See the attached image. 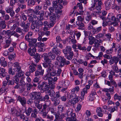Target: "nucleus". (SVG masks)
I'll use <instances>...</instances> for the list:
<instances>
[{"mask_svg":"<svg viewBox=\"0 0 121 121\" xmlns=\"http://www.w3.org/2000/svg\"><path fill=\"white\" fill-rule=\"evenodd\" d=\"M72 110L70 108H69L67 109L66 111V114L68 116H70V115L73 113Z\"/></svg>","mask_w":121,"mask_h":121,"instance_id":"nucleus-45","label":"nucleus"},{"mask_svg":"<svg viewBox=\"0 0 121 121\" xmlns=\"http://www.w3.org/2000/svg\"><path fill=\"white\" fill-rule=\"evenodd\" d=\"M39 14V16L38 17L37 19L40 20H43L44 19L43 16L44 15V12L43 11H41Z\"/></svg>","mask_w":121,"mask_h":121,"instance_id":"nucleus-25","label":"nucleus"},{"mask_svg":"<svg viewBox=\"0 0 121 121\" xmlns=\"http://www.w3.org/2000/svg\"><path fill=\"white\" fill-rule=\"evenodd\" d=\"M37 69L35 72V76L39 78L43 74L44 70L42 69V67L40 65L38 66Z\"/></svg>","mask_w":121,"mask_h":121,"instance_id":"nucleus-4","label":"nucleus"},{"mask_svg":"<svg viewBox=\"0 0 121 121\" xmlns=\"http://www.w3.org/2000/svg\"><path fill=\"white\" fill-rule=\"evenodd\" d=\"M76 24L79 26V29H82V27L84 26V24L83 23L81 22L79 23V21L76 22Z\"/></svg>","mask_w":121,"mask_h":121,"instance_id":"nucleus-39","label":"nucleus"},{"mask_svg":"<svg viewBox=\"0 0 121 121\" xmlns=\"http://www.w3.org/2000/svg\"><path fill=\"white\" fill-rule=\"evenodd\" d=\"M50 13L48 14L49 16L51 15L50 17L51 21L49 24L48 26L50 27H51L53 26L56 20V18H58L60 16V14L58 13L57 10L51 9L49 10Z\"/></svg>","mask_w":121,"mask_h":121,"instance_id":"nucleus-2","label":"nucleus"},{"mask_svg":"<svg viewBox=\"0 0 121 121\" xmlns=\"http://www.w3.org/2000/svg\"><path fill=\"white\" fill-rule=\"evenodd\" d=\"M92 18L91 15L89 14L88 13H87V16L85 19V21L87 23H88L91 20Z\"/></svg>","mask_w":121,"mask_h":121,"instance_id":"nucleus-32","label":"nucleus"},{"mask_svg":"<svg viewBox=\"0 0 121 121\" xmlns=\"http://www.w3.org/2000/svg\"><path fill=\"white\" fill-rule=\"evenodd\" d=\"M16 72L14 69H13L12 68H10L9 69V73L10 74H12V75H13L15 74V72Z\"/></svg>","mask_w":121,"mask_h":121,"instance_id":"nucleus-44","label":"nucleus"},{"mask_svg":"<svg viewBox=\"0 0 121 121\" xmlns=\"http://www.w3.org/2000/svg\"><path fill=\"white\" fill-rule=\"evenodd\" d=\"M80 99V97H79L77 96L76 98H73V99H72L73 101H74V102L76 104V103L77 102L79 101Z\"/></svg>","mask_w":121,"mask_h":121,"instance_id":"nucleus-54","label":"nucleus"},{"mask_svg":"<svg viewBox=\"0 0 121 121\" xmlns=\"http://www.w3.org/2000/svg\"><path fill=\"white\" fill-rule=\"evenodd\" d=\"M26 40L29 42V46L30 47H36L37 46L38 43L36 44L37 39L31 38Z\"/></svg>","mask_w":121,"mask_h":121,"instance_id":"nucleus-5","label":"nucleus"},{"mask_svg":"<svg viewBox=\"0 0 121 121\" xmlns=\"http://www.w3.org/2000/svg\"><path fill=\"white\" fill-rule=\"evenodd\" d=\"M30 97L32 98H34V99H37V98H38L39 97L40 95V93L39 91L33 92L30 94Z\"/></svg>","mask_w":121,"mask_h":121,"instance_id":"nucleus-10","label":"nucleus"},{"mask_svg":"<svg viewBox=\"0 0 121 121\" xmlns=\"http://www.w3.org/2000/svg\"><path fill=\"white\" fill-rule=\"evenodd\" d=\"M43 56L44 58V61L43 63V67L46 68H48L47 72L51 76H54L56 75L59 76L61 73V70L60 69H58L56 72L53 66H52V65L51 59L49 58L46 53H44Z\"/></svg>","mask_w":121,"mask_h":121,"instance_id":"nucleus-1","label":"nucleus"},{"mask_svg":"<svg viewBox=\"0 0 121 121\" xmlns=\"http://www.w3.org/2000/svg\"><path fill=\"white\" fill-rule=\"evenodd\" d=\"M72 39L69 38V42L71 41L73 44H75L76 42V40L75 39V37L74 35L73 34V33L71 34Z\"/></svg>","mask_w":121,"mask_h":121,"instance_id":"nucleus-20","label":"nucleus"},{"mask_svg":"<svg viewBox=\"0 0 121 121\" xmlns=\"http://www.w3.org/2000/svg\"><path fill=\"white\" fill-rule=\"evenodd\" d=\"M34 99H33V98L30 99L27 101L26 103L28 104L31 105L33 103Z\"/></svg>","mask_w":121,"mask_h":121,"instance_id":"nucleus-48","label":"nucleus"},{"mask_svg":"<svg viewBox=\"0 0 121 121\" xmlns=\"http://www.w3.org/2000/svg\"><path fill=\"white\" fill-rule=\"evenodd\" d=\"M105 37H106L107 39H109L110 40V39H111V35L109 33L105 34L104 35Z\"/></svg>","mask_w":121,"mask_h":121,"instance_id":"nucleus-51","label":"nucleus"},{"mask_svg":"<svg viewBox=\"0 0 121 121\" xmlns=\"http://www.w3.org/2000/svg\"><path fill=\"white\" fill-rule=\"evenodd\" d=\"M14 36L15 37L18 38L19 36L18 34L14 30H13L11 31L10 34V37L11 36Z\"/></svg>","mask_w":121,"mask_h":121,"instance_id":"nucleus-34","label":"nucleus"},{"mask_svg":"<svg viewBox=\"0 0 121 121\" xmlns=\"http://www.w3.org/2000/svg\"><path fill=\"white\" fill-rule=\"evenodd\" d=\"M38 47L39 48V52H44L45 50V45L42 42L38 43Z\"/></svg>","mask_w":121,"mask_h":121,"instance_id":"nucleus-9","label":"nucleus"},{"mask_svg":"<svg viewBox=\"0 0 121 121\" xmlns=\"http://www.w3.org/2000/svg\"><path fill=\"white\" fill-rule=\"evenodd\" d=\"M14 69L16 72H17L19 73L22 72V71L21 69V67L20 66H18V67L15 68H14Z\"/></svg>","mask_w":121,"mask_h":121,"instance_id":"nucleus-40","label":"nucleus"},{"mask_svg":"<svg viewBox=\"0 0 121 121\" xmlns=\"http://www.w3.org/2000/svg\"><path fill=\"white\" fill-rule=\"evenodd\" d=\"M121 96H120L118 95L117 94H116L114 96V98L115 100L117 99L119 101L121 100Z\"/></svg>","mask_w":121,"mask_h":121,"instance_id":"nucleus-49","label":"nucleus"},{"mask_svg":"<svg viewBox=\"0 0 121 121\" xmlns=\"http://www.w3.org/2000/svg\"><path fill=\"white\" fill-rule=\"evenodd\" d=\"M13 54H11L9 56V58L10 60H12L15 56V54L14 53Z\"/></svg>","mask_w":121,"mask_h":121,"instance_id":"nucleus-55","label":"nucleus"},{"mask_svg":"<svg viewBox=\"0 0 121 121\" xmlns=\"http://www.w3.org/2000/svg\"><path fill=\"white\" fill-rule=\"evenodd\" d=\"M11 42L12 39L10 37H8L7 39H6L5 41V44H4L3 47V48L5 49L8 48L11 44Z\"/></svg>","mask_w":121,"mask_h":121,"instance_id":"nucleus-8","label":"nucleus"},{"mask_svg":"<svg viewBox=\"0 0 121 121\" xmlns=\"http://www.w3.org/2000/svg\"><path fill=\"white\" fill-rule=\"evenodd\" d=\"M105 34L104 33L98 34L96 36V37L97 39H99L104 36Z\"/></svg>","mask_w":121,"mask_h":121,"instance_id":"nucleus-41","label":"nucleus"},{"mask_svg":"<svg viewBox=\"0 0 121 121\" xmlns=\"http://www.w3.org/2000/svg\"><path fill=\"white\" fill-rule=\"evenodd\" d=\"M71 49V48L70 46H67L66 47L65 49L63 50V52L66 55L69 52L72 51Z\"/></svg>","mask_w":121,"mask_h":121,"instance_id":"nucleus-17","label":"nucleus"},{"mask_svg":"<svg viewBox=\"0 0 121 121\" xmlns=\"http://www.w3.org/2000/svg\"><path fill=\"white\" fill-rule=\"evenodd\" d=\"M54 105L56 106L58 105L60 103V101L58 99H56L54 101Z\"/></svg>","mask_w":121,"mask_h":121,"instance_id":"nucleus-60","label":"nucleus"},{"mask_svg":"<svg viewBox=\"0 0 121 121\" xmlns=\"http://www.w3.org/2000/svg\"><path fill=\"white\" fill-rule=\"evenodd\" d=\"M49 57L50 56L51 59L52 60L55 59L56 57L55 53H54L53 52L51 51L48 54Z\"/></svg>","mask_w":121,"mask_h":121,"instance_id":"nucleus-28","label":"nucleus"},{"mask_svg":"<svg viewBox=\"0 0 121 121\" xmlns=\"http://www.w3.org/2000/svg\"><path fill=\"white\" fill-rule=\"evenodd\" d=\"M7 83L8 85H13L14 84V82L12 80H9V81H7Z\"/></svg>","mask_w":121,"mask_h":121,"instance_id":"nucleus-63","label":"nucleus"},{"mask_svg":"<svg viewBox=\"0 0 121 121\" xmlns=\"http://www.w3.org/2000/svg\"><path fill=\"white\" fill-rule=\"evenodd\" d=\"M15 31L16 32L20 33L22 32V30L20 27H17Z\"/></svg>","mask_w":121,"mask_h":121,"instance_id":"nucleus-57","label":"nucleus"},{"mask_svg":"<svg viewBox=\"0 0 121 121\" xmlns=\"http://www.w3.org/2000/svg\"><path fill=\"white\" fill-rule=\"evenodd\" d=\"M49 85L47 84V90L51 91L53 90L55 88V86L52 82L48 81Z\"/></svg>","mask_w":121,"mask_h":121,"instance_id":"nucleus-12","label":"nucleus"},{"mask_svg":"<svg viewBox=\"0 0 121 121\" xmlns=\"http://www.w3.org/2000/svg\"><path fill=\"white\" fill-rule=\"evenodd\" d=\"M57 88L59 90H61L62 91H65V90H67V88H63L62 86H57Z\"/></svg>","mask_w":121,"mask_h":121,"instance_id":"nucleus-50","label":"nucleus"},{"mask_svg":"<svg viewBox=\"0 0 121 121\" xmlns=\"http://www.w3.org/2000/svg\"><path fill=\"white\" fill-rule=\"evenodd\" d=\"M119 59V58L117 56H114L112 57V58L109 61V63L110 65H112L114 63V65H117Z\"/></svg>","mask_w":121,"mask_h":121,"instance_id":"nucleus-7","label":"nucleus"},{"mask_svg":"<svg viewBox=\"0 0 121 121\" xmlns=\"http://www.w3.org/2000/svg\"><path fill=\"white\" fill-rule=\"evenodd\" d=\"M65 55L66 56L67 59L69 60H71L73 58V54L72 51H71Z\"/></svg>","mask_w":121,"mask_h":121,"instance_id":"nucleus-18","label":"nucleus"},{"mask_svg":"<svg viewBox=\"0 0 121 121\" xmlns=\"http://www.w3.org/2000/svg\"><path fill=\"white\" fill-rule=\"evenodd\" d=\"M54 114L55 115V119L54 121H59L60 119V116L58 114H57L56 113H54Z\"/></svg>","mask_w":121,"mask_h":121,"instance_id":"nucleus-46","label":"nucleus"},{"mask_svg":"<svg viewBox=\"0 0 121 121\" xmlns=\"http://www.w3.org/2000/svg\"><path fill=\"white\" fill-rule=\"evenodd\" d=\"M32 109L31 108H29L25 112L27 116H29L30 115L31 112L33 111Z\"/></svg>","mask_w":121,"mask_h":121,"instance_id":"nucleus-30","label":"nucleus"},{"mask_svg":"<svg viewBox=\"0 0 121 121\" xmlns=\"http://www.w3.org/2000/svg\"><path fill=\"white\" fill-rule=\"evenodd\" d=\"M36 65L34 63H32L29 67V71L30 73H33L36 70Z\"/></svg>","mask_w":121,"mask_h":121,"instance_id":"nucleus-13","label":"nucleus"},{"mask_svg":"<svg viewBox=\"0 0 121 121\" xmlns=\"http://www.w3.org/2000/svg\"><path fill=\"white\" fill-rule=\"evenodd\" d=\"M28 20L30 23H36L37 22V20H34L33 17L30 15H29L28 16Z\"/></svg>","mask_w":121,"mask_h":121,"instance_id":"nucleus-21","label":"nucleus"},{"mask_svg":"<svg viewBox=\"0 0 121 121\" xmlns=\"http://www.w3.org/2000/svg\"><path fill=\"white\" fill-rule=\"evenodd\" d=\"M76 32V31H74V32H73V34L74 35H75V38L78 39L81 35V34L80 32L77 33Z\"/></svg>","mask_w":121,"mask_h":121,"instance_id":"nucleus-31","label":"nucleus"},{"mask_svg":"<svg viewBox=\"0 0 121 121\" xmlns=\"http://www.w3.org/2000/svg\"><path fill=\"white\" fill-rule=\"evenodd\" d=\"M34 58L36 59L37 60H39L40 59V55L38 53H36V54H35Z\"/></svg>","mask_w":121,"mask_h":121,"instance_id":"nucleus-56","label":"nucleus"},{"mask_svg":"<svg viewBox=\"0 0 121 121\" xmlns=\"http://www.w3.org/2000/svg\"><path fill=\"white\" fill-rule=\"evenodd\" d=\"M48 95L51 96H54L55 92L54 91H49L48 92Z\"/></svg>","mask_w":121,"mask_h":121,"instance_id":"nucleus-59","label":"nucleus"},{"mask_svg":"<svg viewBox=\"0 0 121 121\" xmlns=\"http://www.w3.org/2000/svg\"><path fill=\"white\" fill-rule=\"evenodd\" d=\"M57 80V78L56 77H54L53 78L50 77L48 79V81L51 82L53 81L55 82Z\"/></svg>","mask_w":121,"mask_h":121,"instance_id":"nucleus-42","label":"nucleus"},{"mask_svg":"<svg viewBox=\"0 0 121 121\" xmlns=\"http://www.w3.org/2000/svg\"><path fill=\"white\" fill-rule=\"evenodd\" d=\"M63 0H58L53 2L52 7L49 9V10L51 9L56 10H57L60 14L61 13V11H60L59 9H61L63 8L62 3H63Z\"/></svg>","mask_w":121,"mask_h":121,"instance_id":"nucleus-3","label":"nucleus"},{"mask_svg":"<svg viewBox=\"0 0 121 121\" xmlns=\"http://www.w3.org/2000/svg\"><path fill=\"white\" fill-rule=\"evenodd\" d=\"M63 59V57L60 56H58L56 58V60L60 62V64L62 63Z\"/></svg>","mask_w":121,"mask_h":121,"instance_id":"nucleus-43","label":"nucleus"},{"mask_svg":"<svg viewBox=\"0 0 121 121\" xmlns=\"http://www.w3.org/2000/svg\"><path fill=\"white\" fill-rule=\"evenodd\" d=\"M36 51V49L35 47H30V48L28 50V53L32 56H34L35 54V52Z\"/></svg>","mask_w":121,"mask_h":121,"instance_id":"nucleus-11","label":"nucleus"},{"mask_svg":"<svg viewBox=\"0 0 121 121\" xmlns=\"http://www.w3.org/2000/svg\"><path fill=\"white\" fill-rule=\"evenodd\" d=\"M6 75V73L5 72V69L2 68H0V75L4 77H5Z\"/></svg>","mask_w":121,"mask_h":121,"instance_id":"nucleus-19","label":"nucleus"},{"mask_svg":"<svg viewBox=\"0 0 121 121\" xmlns=\"http://www.w3.org/2000/svg\"><path fill=\"white\" fill-rule=\"evenodd\" d=\"M23 75V74L22 73V72L21 73H16L15 76L18 78L22 77Z\"/></svg>","mask_w":121,"mask_h":121,"instance_id":"nucleus-58","label":"nucleus"},{"mask_svg":"<svg viewBox=\"0 0 121 121\" xmlns=\"http://www.w3.org/2000/svg\"><path fill=\"white\" fill-rule=\"evenodd\" d=\"M113 69L116 73H118L119 72L118 70V68L117 67V65H114L113 67Z\"/></svg>","mask_w":121,"mask_h":121,"instance_id":"nucleus-53","label":"nucleus"},{"mask_svg":"<svg viewBox=\"0 0 121 121\" xmlns=\"http://www.w3.org/2000/svg\"><path fill=\"white\" fill-rule=\"evenodd\" d=\"M114 3V2L112 1L111 0H108L105 3V5L106 6L108 7H110L111 6V4H113Z\"/></svg>","mask_w":121,"mask_h":121,"instance_id":"nucleus-27","label":"nucleus"},{"mask_svg":"<svg viewBox=\"0 0 121 121\" xmlns=\"http://www.w3.org/2000/svg\"><path fill=\"white\" fill-rule=\"evenodd\" d=\"M70 117H69L66 118V121H72L73 120H76V115L75 113H73L70 115Z\"/></svg>","mask_w":121,"mask_h":121,"instance_id":"nucleus-14","label":"nucleus"},{"mask_svg":"<svg viewBox=\"0 0 121 121\" xmlns=\"http://www.w3.org/2000/svg\"><path fill=\"white\" fill-rule=\"evenodd\" d=\"M0 25L2 29H5L6 26V25L5 24V22L3 20L0 22Z\"/></svg>","mask_w":121,"mask_h":121,"instance_id":"nucleus-35","label":"nucleus"},{"mask_svg":"<svg viewBox=\"0 0 121 121\" xmlns=\"http://www.w3.org/2000/svg\"><path fill=\"white\" fill-rule=\"evenodd\" d=\"M95 94L96 93L94 91L91 93L89 97V99L90 101H92L93 100L94 98V96Z\"/></svg>","mask_w":121,"mask_h":121,"instance_id":"nucleus-29","label":"nucleus"},{"mask_svg":"<svg viewBox=\"0 0 121 121\" xmlns=\"http://www.w3.org/2000/svg\"><path fill=\"white\" fill-rule=\"evenodd\" d=\"M61 64H60V66L62 67L65 64V65H68L70 63V62L69 61H66L65 59H63V60Z\"/></svg>","mask_w":121,"mask_h":121,"instance_id":"nucleus-26","label":"nucleus"},{"mask_svg":"<svg viewBox=\"0 0 121 121\" xmlns=\"http://www.w3.org/2000/svg\"><path fill=\"white\" fill-rule=\"evenodd\" d=\"M25 78L24 77L22 78L20 80V84L21 85L25 86L26 84V83L25 81Z\"/></svg>","mask_w":121,"mask_h":121,"instance_id":"nucleus-36","label":"nucleus"},{"mask_svg":"<svg viewBox=\"0 0 121 121\" xmlns=\"http://www.w3.org/2000/svg\"><path fill=\"white\" fill-rule=\"evenodd\" d=\"M18 100L20 101L22 105H24L26 104V99L24 97L22 98L19 96L18 97Z\"/></svg>","mask_w":121,"mask_h":121,"instance_id":"nucleus-16","label":"nucleus"},{"mask_svg":"<svg viewBox=\"0 0 121 121\" xmlns=\"http://www.w3.org/2000/svg\"><path fill=\"white\" fill-rule=\"evenodd\" d=\"M46 106L49 107L51 105L50 101V100L46 101L45 102L44 104Z\"/></svg>","mask_w":121,"mask_h":121,"instance_id":"nucleus-62","label":"nucleus"},{"mask_svg":"<svg viewBox=\"0 0 121 121\" xmlns=\"http://www.w3.org/2000/svg\"><path fill=\"white\" fill-rule=\"evenodd\" d=\"M104 58L109 59H111L112 58V56L111 55H108L107 54H105L103 56Z\"/></svg>","mask_w":121,"mask_h":121,"instance_id":"nucleus-52","label":"nucleus"},{"mask_svg":"<svg viewBox=\"0 0 121 121\" xmlns=\"http://www.w3.org/2000/svg\"><path fill=\"white\" fill-rule=\"evenodd\" d=\"M5 101L7 103H10L13 102V100L10 97H6L5 98Z\"/></svg>","mask_w":121,"mask_h":121,"instance_id":"nucleus-37","label":"nucleus"},{"mask_svg":"<svg viewBox=\"0 0 121 121\" xmlns=\"http://www.w3.org/2000/svg\"><path fill=\"white\" fill-rule=\"evenodd\" d=\"M89 44L92 45L96 39L92 36H90L89 37Z\"/></svg>","mask_w":121,"mask_h":121,"instance_id":"nucleus-24","label":"nucleus"},{"mask_svg":"<svg viewBox=\"0 0 121 121\" xmlns=\"http://www.w3.org/2000/svg\"><path fill=\"white\" fill-rule=\"evenodd\" d=\"M20 48L23 50H26V44L23 42H22L20 44Z\"/></svg>","mask_w":121,"mask_h":121,"instance_id":"nucleus-22","label":"nucleus"},{"mask_svg":"<svg viewBox=\"0 0 121 121\" xmlns=\"http://www.w3.org/2000/svg\"><path fill=\"white\" fill-rule=\"evenodd\" d=\"M78 49L80 50H86V48L85 46L82 47L80 44L78 45Z\"/></svg>","mask_w":121,"mask_h":121,"instance_id":"nucleus-47","label":"nucleus"},{"mask_svg":"<svg viewBox=\"0 0 121 121\" xmlns=\"http://www.w3.org/2000/svg\"><path fill=\"white\" fill-rule=\"evenodd\" d=\"M33 35L32 33L31 32H28V34L25 36V39L26 40L31 38V36Z\"/></svg>","mask_w":121,"mask_h":121,"instance_id":"nucleus-33","label":"nucleus"},{"mask_svg":"<svg viewBox=\"0 0 121 121\" xmlns=\"http://www.w3.org/2000/svg\"><path fill=\"white\" fill-rule=\"evenodd\" d=\"M37 109H34L32 112L31 114V116L32 118H35L37 117Z\"/></svg>","mask_w":121,"mask_h":121,"instance_id":"nucleus-23","label":"nucleus"},{"mask_svg":"<svg viewBox=\"0 0 121 121\" xmlns=\"http://www.w3.org/2000/svg\"><path fill=\"white\" fill-rule=\"evenodd\" d=\"M117 36V39L118 41H120L121 40V34H116Z\"/></svg>","mask_w":121,"mask_h":121,"instance_id":"nucleus-64","label":"nucleus"},{"mask_svg":"<svg viewBox=\"0 0 121 121\" xmlns=\"http://www.w3.org/2000/svg\"><path fill=\"white\" fill-rule=\"evenodd\" d=\"M38 87L39 90L43 91H47V83L46 82H43L41 84L38 86Z\"/></svg>","mask_w":121,"mask_h":121,"instance_id":"nucleus-6","label":"nucleus"},{"mask_svg":"<svg viewBox=\"0 0 121 121\" xmlns=\"http://www.w3.org/2000/svg\"><path fill=\"white\" fill-rule=\"evenodd\" d=\"M40 6H36L35 9V10H31L33 12V14H35L36 15H38L40 13V12L39 11L42 8H40Z\"/></svg>","mask_w":121,"mask_h":121,"instance_id":"nucleus-15","label":"nucleus"},{"mask_svg":"<svg viewBox=\"0 0 121 121\" xmlns=\"http://www.w3.org/2000/svg\"><path fill=\"white\" fill-rule=\"evenodd\" d=\"M75 91H71V95H70L71 99L76 98L77 97Z\"/></svg>","mask_w":121,"mask_h":121,"instance_id":"nucleus-38","label":"nucleus"},{"mask_svg":"<svg viewBox=\"0 0 121 121\" xmlns=\"http://www.w3.org/2000/svg\"><path fill=\"white\" fill-rule=\"evenodd\" d=\"M43 108L40 111L41 112H43L44 111H45L47 107H49L46 106L44 104L43 105Z\"/></svg>","mask_w":121,"mask_h":121,"instance_id":"nucleus-61","label":"nucleus"}]
</instances>
